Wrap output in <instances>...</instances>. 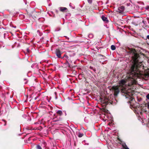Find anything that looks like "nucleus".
<instances>
[{
    "mask_svg": "<svg viewBox=\"0 0 149 149\" xmlns=\"http://www.w3.org/2000/svg\"><path fill=\"white\" fill-rule=\"evenodd\" d=\"M129 52L132 55L133 61L130 69V74L127 78L120 81L119 87L113 86L112 87V89L114 91V95L116 96L119 93L120 90L122 92L124 93L123 95L126 98L132 100L134 99L133 93L131 92L130 90H127L128 86L131 87L132 85L135 84L136 80L137 78H144V77L148 76V75L145 72L147 68L144 67L142 63L139 62L138 58L139 56L136 53L135 49H131L130 50Z\"/></svg>",
    "mask_w": 149,
    "mask_h": 149,
    "instance_id": "f257e3e1",
    "label": "nucleus"
},
{
    "mask_svg": "<svg viewBox=\"0 0 149 149\" xmlns=\"http://www.w3.org/2000/svg\"><path fill=\"white\" fill-rule=\"evenodd\" d=\"M100 100L103 107H105L109 103H110L112 104H116L114 101L116 100L115 99H114V100L112 99V100L110 97H101L100 98Z\"/></svg>",
    "mask_w": 149,
    "mask_h": 149,
    "instance_id": "f03ea898",
    "label": "nucleus"
},
{
    "mask_svg": "<svg viewBox=\"0 0 149 149\" xmlns=\"http://www.w3.org/2000/svg\"><path fill=\"white\" fill-rule=\"evenodd\" d=\"M55 53L58 58H61V53L60 50L58 49H56L55 51Z\"/></svg>",
    "mask_w": 149,
    "mask_h": 149,
    "instance_id": "7ed1b4c3",
    "label": "nucleus"
},
{
    "mask_svg": "<svg viewBox=\"0 0 149 149\" xmlns=\"http://www.w3.org/2000/svg\"><path fill=\"white\" fill-rule=\"evenodd\" d=\"M125 8L123 6H121L118 8V10L119 11V12L120 13H122L124 10Z\"/></svg>",
    "mask_w": 149,
    "mask_h": 149,
    "instance_id": "20e7f679",
    "label": "nucleus"
},
{
    "mask_svg": "<svg viewBox=\"0 0 149 149\" xmlns=\"http://www.w3.org/2000/svg\"><path fill=\"white\" fill-rule=\"evenodd\" d=\"M101 18L103 21L105 22L106 23L108 22V21L107 17L104 16H101Z\"/></svg>",
    "mask_w": 149,
    "mask_h": 149,
    "instance_id": "39448f33",
    "label": "nucleus"
},
{
    "mask_svg": "<svg viewBox=\"0 0 149 149\" xmlns=\"http://www.w3.org/2000/svg\"><path fill=\"white\" fill-rule=\"evenodd\" d=\"M56 113L59 116H61L63 114V112L62 111L60 110H56Z\"/></svg>",
    "mask_w": 149,
    "mask_h": 149,
    "instance_id": "423d86ee",
    "label": "nucleus"
},
{
    "mask_svg": "<svg viewBox=\"0 0 149 149\" xmlns=\"http://www.w3.org/2000/svg\"><path fill=\"white\" fill-rule=\"evenodd\" d=\"M67 10V8L64 7H61L60 8V10L61 11L63 12Z\"/></svg>",
    "mask_w": 149,
    "mask_h": 149,
    "instance_id": "0eeeda50",
    "label": "nucleus"
},
{
    "mask_svg": "<svg viewBox=\"0 0 149 149\" xmlns=\"http://www.w3.org/2000/svg\"><path fill=\"white\" fill-rule=\"evenodd\" d=\"M143 23L145 27L146 28H148L149 26L147 25V23L146 21L145 20H143Z\"/></svg>",
    "mask_w": 149,
    "mask_h": 149,
    "instance_id": "6e6552de",
    "label": "nucleus"
},
{
    "mask_svg": "<svg viewBox=\"0 0 149 149\" xmlns=\"http://www.w3.org/2000/svg\"><path fill=\"white\" fill-rule=\"evenodd\" d=\"M111 49L113 50H115L116 49L115 46L113 45H111Z\"/></svg>",
    "mask_w": 149,
    "mask_h": 149,
    "instance_id": "1a4fd4ad",
    "label": "nucleus"
},
{
    "mask_svg": "<svg viewBox=\"0 0 149 149\" xmlns=\"http://www.w3.org/2000/svg\"><path fill=\"white\" fill-rule=\"evenodd\" d=\"M84 135V134L83 133H79L78 135V136L79 137H81Z\"/></svg>",
    "mask_w": 149,
    "mask_h": 149,
    "instance_id": "9d476101",
    "label": "nucleus"
},
{
    "mask_svg": "<svg viewBox=\"0 0 149 149\" xmlns=\"http://www.w3.org/2000/svg\"><path fill=\"white\" fill-rule=\"evenodd\" d=\"M123 146L124 149H129L125 144V145H123Z\"/></svg>",
    "mask_w": 149,
    "mask_h": 149,
    "instance_id": "9b49d317",
    "label": "nucleus"
},
{
    "mask_svg": "<svg viewBox=\"0 0 149 149\" xmlns=\"http://www.w3.org/2000/svg\"><path fill=\"white\" fill-rule=\"evenodd\" d=\"M36 148L37 149H42L41 147L38 145L36 146Z\"/></svg>",
    "mask_w": 149,
    "mask_h": 149,
    "instance_id": "f8f14e48",
    "label": "nucleus"
},
{
    "mask_svg": "<svg viewBox=\"0 0 149 149\" xmlns=\"http://www.w3.org/2000/svg\"><path fill=\"white\" fill-rule=\"evenodd\" d=\"M67 58V59H68V56H67V55H66V54H65L61 58Z\"/></svg>",
    "mask_w": 149,
    "mask_h": 149,
    "instance_id": "ddd939ff",
    "label": "nucleus"
},
{
    "mask_svg": "<svg viewBox=\"0 0 149 149\" xmlns=\"http://www.w3.org/2000/svg\"><path fill=\"white\" fill-rule=\"evenodd\" d=\"M103 111H104L106 113H108L109 112V111L108 110L105 109H103Z\"/></svg>",
    "mask_w": 149,
    "mask_h": 149,
    "instance_id": "4468645a",
    "label": "nucleus"
},
{
    "mask_svg": "<svg viewBox=\"0 0 149 149\" xmlns=\"http://www.w3.org/2000/svg\"><path fill=\"white\" fill-rule=\"evenodd\" d=\"M88 37L90 38H92L93 37V35L92 34H90L88 35Z\"/></svg>",
    "mask_w": 149,
    "mask_h": 149,
    "instance_id": "2eb2a0df",
    "label": "nucleus"
},
{
    "mask_svg": "<svg viewBox=\"0 0 149 149\" xmlns=\"http://www.w3.org/2000/svg\"><path fill=\"white\" fill-rule=\"evenodd\" d=\"M88 3H91L92 2V0H88Z\"/></svg>",
    "mask_w": 149,
    "mask_h": 149,
    "instance_id": "dca6fc26",
    "label": "nucleus"
},
{
    "mask_svg": "<svg viewBox=\"0 0 149 149\" xmlns=\"http://www.w3.org/2000/svg\"><path fill=\"white\" fill-rule=\"evenodd\" d=\"M146 9L147 10L149 9V6H147L146 7Z\"/></svg>",
    "mask_w": 149,
    "mask_h": 149,
    "instance_id": "f3484780",
    "label": "nucleus"
},
{
    "mask_svg": "<svg viewBox=\"0 0 149 149\" xmlns=\"http://www.w3.org/2000/svg\"><path fill=\"white\" fill-rule=\"evenodd\" d=\"M146 97L148 99H149V94L147 95Z\"/></svg>",
    "mask_w": 149,
    "mask_h": 149,
    "instance_id": "a211bd4d",
    "label": "nucleus"
},
{
    "mask_svg": "<svg viewBox=\"0 0 149 149\" xmlns=\"http://www.w3.org/2000/svg\"><path fill=\"white\" fill-rule=\"evenodd\" d=\"M42 143L43 144L44 147L46 145V142H43Z\"/></svg>",
    "mask_w": 149,
    "mask_h": 149,
    "instance_id": "6ab92c4d",
    "label": "nucleus"
},
{
    "mask_svg": "<svg viewBox=\"0 0 149 149\" xmlns=\"http://www.w3.org/2000/svg\"><path fill=\"white\" fill-rule=\"evenodd\" d=\"M2 120L5 122L4 125H6V121L4 120Z\"/></svg>",
    "mask_w": 149,
    "mask_h": 149,
    "instance_id": "aec40b11",
    "label": "nucleus"
},
{
    "mask_svg": "<svg viewBox=\"0 0 149 149\" xmlns=\"http://www.w3.org/2000/svg\"><path fill=\"white\" fill-rule=\"evenodd\" d=\"M146 19H147V20L148 21V23L149 24V18L148 17H147V18Z\"/></svg>",
    "mask_w": 149,
    "mask_h": 149,
    "instance_id": "412c9836",
    "label": "nucleus"
},
{
    "mask_svg": "<svg viewBox=\"0 0 149 149\" xmlns=\"http://www.w3.org/2000/svg\"><path fill=\"white\" fill-rule=\"evenodd\" d=\"M69 55L70 56H74L75 55V54L74 53H73L72 55H71V54H70Z\"/></svg>",
    "mask_w": 149,
    "mask_h": 149,
    "instance_id": "4be33fe9",
    "label": "nucleus"
},
{
    "mask_svg": "<svg viewBox=\"0 0 149 149\" xmlns=\"http://www.w3.org/2000/svg\"><path fill=\"white\" fill-rule=\"evenodd\" d=\"M147 38L148 39V40H149V35H148L147 36Z\"/></svg>",
    "mask_w": 149,
    "mask_h": 149,
    "instance_id": "5701e85b",
    "label": "nucleus"
},
{
    "mask_svg": "<svg viewBox=\"0 0 149 149\" xmlns=\"http://www.w3.org/2000/svg\"><path fill=\"white\" fill-rule=\"evenodd\" d=\"M147 106L148 108L149 109V103L148 104Z\"/></svg>",
    "mask_w": 149,
    "mask_h": 149,
    "instance_id": "b1692460",
    "label": "nucleus"
},
{
    "mask_svg": "<svg viewBox=\"0 0 149 149\" xmlns=\"http://www.w3.org/2000/svg\"><path fill=\"white\" fill-rule=\"evenodd\" d=\"M37 98H38L37 97H35V100H36L37 99Z\"/></svg>",
    "mask_w": 149,
    "mask_h": 149,
    "instance_id": "393cba45",
    "label": "nucleus"
},
{
    "mask_svg": "<svg viewBox=\"0 0 149 149\" xmlns=\"http://www.w3.org/2000/svg\"><path fill=\"white\" fill-rule=\"evenodd\" d=\"M111 123H109V124H108V125H111Z\"/></svg>",
    "mask_w": 149,
    "mask_h": 149,
    "instance_id": "a878e982",
    "label": "nucleus"
},
{
    "mask_svg": "<svg viewBox=\"0 0 149 149\" xmlns=\"http://www.w3.org/2000/svg\"><path fill=\"white\" fill-rule=\"evenodd\" d=\"M34 124H38V122H36V123H35Z\"/></svg>",
    "mask_w": 149,
    "mask_h": 149,
    "instance_id": "bb28decb",
    "label": "nucleus"
},
{
    "mask_svg": "<svg viewBox=\"0 0 149 149\" xmlns=\"http://www.w3.org/2000/svg\"><path fill=\"white\" fill-rule=\"evenodd\" d=\"M71 3H70L69 4V5H70V6H71Z\"/></svg>",
    "mask_w": 149,
    "mask_h": 149,
    "instance_id": "cd10ccee",
    "label": "nucleus"
},
{
    "mask_svg": "<svg viewBox=\"0 0 149 149\" xmlns=\"http://www.w3.org/2000/svg\"><path fill=\"white\" fill-rule=\"evenodd\" d=\"M71 3H70L69 4V5H70V6H71Z\"/></svg>",
    "mask_w": 149,
    "mask_h": 149,
    "instance_id": "c85d7f7f",
    "label": "nucleus"
},
{
    "mask_svg": "<svg viewBox=\"0 0 149 149\" xmlns=\"http://www.w3.org/2000/svg\"><path fill=\"white\" fill-rule=\"evenodd\" d=\"M148 123H149V119H148Z\"/></svg>",
    "mask_w": 149,
    "mask_h": 149,
    "instance_id": "c756f323",
    "label": "nucleus"
}]
</instances>
